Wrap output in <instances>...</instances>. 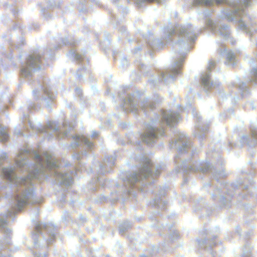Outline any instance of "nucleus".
Instances as JSON below:
<instances>
[{
  "label": "nucleus",
  "mask_w": 257,
  "mask_h": 257,
  "mask_svg": "<svg viewBox=\"0 0 257 257\" xmlns=\"http://www.w3.org/2000/svg\"><path fill=\"white\" fill-rule=\"evenodd\" d=\"M17 201L18 202V205H22V204H24L26 203V199L25 198H23L22 200H19L18 198L17 199Z\"/></svg>",
  "instance_id": "20e7f679"
},
{
  "label": "nucleus",
  "mask_w": 257,
  "mask_h": 257,
  "mask_svg": "<svg viewBox=\"0 0 257 257\" xmlns=\"http://www.w3.org/2000/svg\"><path fill=\"white\" fill-rule=\"evenodd\" d=\"M217 4H223L226 3V0H215Z\"/></svg>",
  "instance_id": "39448f33"
},
{
  "label": "nucleus",
  "mask_w": 257,
  "mask_h": 257,
  "mask_svg": "<svg viewBox=\"0 0 257 257\" xmlns=\"http://www.w3.org/2000/svg\"><path fill=\"white\" fill-rule=\"evenodd\" d=\"M36 158L38 159H41V157L40 156H37Z\"/></svg>",
  "instance_id": "6e6552de"
},
{
  "label": "nucleus",
  "mask_w": 257,
  "mask_h": 257,
  "mask_svg": "<svg viewBox=\"0 0 257 257\" xmlns=\"http://www.w3.org/2000/svg\"><path fill=\"white\" fill-rule=\"evenodd\" d=\"M166 121H167V123L169 124V125H171V122L169 121V119L168 118H167L166 119Z\"/></svg>",
  "instance_id": "0eeeda50"
},
{
  "label": "nucleus",
  "mask_w": 257,
  "mask_h": 257,
  "mask_svg": "<svg viewBox=\"0 0 257 257\" xmlns=\"http://www.w3.org/2000/svg\"><path fill=\"white\" fill-rule=\"evenodd\" d=\"M156 138V135L155 130L153 128H151L149 133H145L143 135L144 140L148 144L149 143L148 141V139L152 140Z\"/></svg>",
  "instance_id": "f257e3e1"
},
{
  "label": "nucleus",
  "mask_w": 257,
  "mask_h": 257,
  "mask_svg": "<svg viewBox=\"0 0 257 257\" xmlns=\"http://www.w3.org/2000/svg\"><path fill=\"white\" fill-rule=\"evenodd\" d=\"M3 173L6 178L9 180H12L14 176V172L11 169L8 168L4 169Z\"/></svg>",
  "instance_id": "f03ea898"
},
{
  "label": "nucleus",
  "mask_w": 257,
  "mask_h": 257,
  "mask_svg": "<svg viewBox=\"0 0 257 257\" xmlns=\"http://www.w3.org/2000/svg\"><path fill=\"white\" fill-rule=\"evenodd\" d=\"M195 2L196 4H198L206 6H211L213 4V2L210 0H196Z\"/></svg>",
  "instance_id": "7ed1b4c3"
},
{
  "label": "nucleus",
  "mask_w": 257,
  "mask_h": 257,
  "mask_svg": "<svg viewBox=\"0 0 257 257\" xmlns=\"http://www.w3.org/2000/svg\"><path fill=\"white\" fill-rule=\"evenodd\" d=\"M170 119L171 121H175V117L173 116H171Z\"/></svg>",
  "instance_id": "423d86ee"
}]
</instances>
